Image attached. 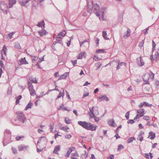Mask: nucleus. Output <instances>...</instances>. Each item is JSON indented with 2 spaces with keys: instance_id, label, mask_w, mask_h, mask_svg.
<instances>
[{
  "instance_id": "obj_1",
  "label": "nucleus",
  "mask_w": 159,
  "mask_h": 159,
  "mask_svg": "<svg viewBox=\"0 0 159 159\" xmlns=\"http://www.w3.org/2000/svg\"><path fill=\"white\" fill-rule=\"evenodd\" d=\"M8 6L4 2H1L0 4V12H3L7 14V13Z\"/></svg>"
},
{
  "instance_id": "obj_2",
  "label": "nucleus",
  "mask_w": 159,
  "mask_h": 159,
  "mask_svg": "<svg viewBox=\"0 0 159 159\" xmlns=\"http://www.w3.org/2000/svg\"><path fill=\"white\" fill-rule=\"evenodd\" d=\"M93 12L96 14L97 16L99 17V19L101 20L100 7L97 3L94 4V10Z\"/></svg>"
},
{
  "instance_id": "obj_3",
  "label": "nucleus",
  "mask_w": 159,
  "mask_h": 159,
  "mask_svg": "<svg viewBox=\"0 0 159 159\" xmlns=\"http://www.w3.org/2000/svg\"><path fill=\"white\" fill-rule=\"evenodd\" d=\"M17 118L18 120L15 119V120H18L23 123H24L25 120L26 119L25 115L22 112L17 113Z\"/></svg>"
},
{
  "instance_id": "obj_4",
  "label": "nucleus",
  "mask_w": 159,
  "mask_h": 159,
  "mask_svg": "<svg viewBox=\"0 0 159 159\" xmlns=\"http://www.w3.org/2000/svg\"><path fill=\"white\" fill-rule=\"evenodd\" d=\"M94 7L92 0H88L87 1V10L89 12L91 13L92 12V9Z\"/></svg>"
},
{
  "instance_id": "obj_5",
  "label": "nucleus",
  "mask_w": 159,
  "mask_h": 159,
  "mask_svg": "<svg viewBox=\"0 0 159 159\" xmlns=\"http://www.w3.org/2000/svg\"><path fill=\"white\" fill-rule=\"evenodd\" d=\"M136 61L137 64L139 66H142L144 65V63L141 57L138 58Z\"/></svg>"
},
{
  "instance_id": "obj_6",
  "label": "nucleus",
  "mask_w": 159,
  "mask_h": 159,
  "mask_svg": "<svg viewBox=\"0 0 159 159\" xmlns=\"http://www.w3.org/2000/svg\"><path fill=\"white\" fill-rule=\"evenodd\" d=\"M86 129L88 130H90L91 131L95 130L96 129V127L94 126L93 125L89 123H88L87 127Z\"/></svg>"
},
{
  "instance_id": "obj_7",
  "label": "nucleus",
  "mask_w": 159,
  "mask_h": 159,
  "mask_svg": "<svg viewBox=\"0 0 159 159\" xmlns=\"http://www.w3.org/2000/svg\"><path fill=\"white\" fill-rule=\"evenodd\" d=\"M143 81L144 82H145V84H148L149 82L148 80L149 79V75L147 74H145L142 77Z\"/></svg>"
},
{
  "instance_id": "obj_8",
  "label": "nucleus",
  "mask_w": 159,
  "mask_h": 159,
  "mask_svg": "<svg viewBox=\"0 0 159 159\" xmlns=\"http://www.w3.org/2000/svg\"><path fill=\"white\" fill-rule=\"evenodd\" d=\"M78 123L80 125L82 126L85 129H86L88 124V123L86 122L79 121L78 122Z\"/></svg>"
},
{
  "instance_id": "obj_9",
  "label": "nucleus",
  "mask_w": 159,
  "mask_h": 159,
  "mask_svg": "<svg viewBox=\"0 0 159 159\" xmlns=\"http://www.w3.org/2000/svg\"><path fill=\"white\" fill-rule=\"evenodd\" d=\"M66 34V32L65 30L60 32L59 34L57 35V39H61L63 36H65Z\"/></svg>"
},
{
  "instance_id": "obj_10",
  "label": "nucleus",
  "mask_w": 159,
  "mask_h": 159,
  "mask_svg": "<svg viewBox=\"0 0 159 159\" xmlns=\"http://www.w3.org/2000/svg\"><path fill=\"white\" fill-rule=\"evenodd\" d=\"M18 64L20 65L25 64H28V63L26 61L25 58L24 57L23 58H21L19 61Z\"/></svg>"
},
{
  "instance_id": "obj_11",
  "label": "nucleus",
  "mask_w": 159,
  "mask_h": 159,
  "mask_svg": "<svg viewBox=\"0 0 159 159\" xmlns=\"http://www.w3.org/2000/svg\"><path fill=\"white\" fill-rule=\"evenodd\" d=\"M7 49V48L4 45L3 46L2 49L1 51V54L2 55V60H5V58L3 56V53L4 54L5 56L6 55V50Z\"/></svg>"
},
{
  "instance_id": "obj_12",
  "label": "nucleus",
  "mask_w": 159,
  "mask_h": 159,
  "mask_svg": "<svg viewBox=\"0 0 159 159\" xmlns=\"http://www.w3.org/2000/svg\"><path fill=\"white\" fill-rule=\"evenodd\" d=\"M30 0H20V2L22 6H25L27 7L28 5V3Z\"/></svg>"
},
{
  "instance_id": "obj_13",
  "label": "nucleus",
  "mask_w": 159,
  "mask_h": 159,
  "mask_svg": "<svg viewBox=\"0 0 159 159\" xmlns=\"http://www.w3.org/2000/svg\"><path fill=\"white\" fill-rule=\"evenodd\" d=\"M98 99L100 101H101L103 100H106L107 102L109 101L108 98L105 95L98 97Z\"/></svg>"
},
{
  "instance_id": "obj_14",
  "label": "nucleus",
  "mask_w": 159,
  "mask_h": 159,
  "mask_svg": "<svg viewBox=\"0 0 159 159\" xmlns=\"http://www.w3.org/2000/svg\"><path fill=\"white\" fill-rule=\"evenodd\" d=\"M131 31L128 28L126 33H125L124 35V38L125 39L127 38L130 35Z\"/></svg>"
},
{
  "instance_id": "obj_15",
  "label": "nucleus",
  "mask_w": 159,
  "mask_h": 159,
  "mask_svg": "<svg viewBox=\"0 0 159 159\" xmlns=\"http://www.w3.org/2000/svg\"><path fill=\"white\" fill-rule=\"evenodd\" d=\"M126 63L125 62H119L117 67L116 70H118L121 67L126 66Z\"/></svg>"
},
{
  "instance_id": "obj_16",
  "label": "nucleus",
  "mask_w": 159,
  "mask_h": 159,
  "mask_svg": "<svg viewBox=\"0 0 159 159\" xmlns=\"http://www.w3.org/2000/svg\"><path fill=\"white\" fill-rule=\"evenodd\" d=\"M69 72H65L64 74L61 75L58 79V80H60L61 79H65L67 77V76L69 75Z\"/></svg>"
},
{
  "instance_id": "obj_17",
  "label": "nucleus",
  "mask_w": 159,
  "mask_h": 159,
  "mask_svg": "<svg viewBox=\"0 0 159 159\" xmlns=\"http://www.w3.org/2000/svg\"><path fill=\"white\" fill-rule=\"evenodd\" d=\"M60 149V146L58 145L56 146L54 148L53 153L55 154H58L57 152Z\"/></svg>"
},
{
  "instance_id": "obj_18",
  "label": "nucleus",
  "mask_w": 159,
  "mask_h": 159,
  "mask_svg": "<svg viewBox=\"0 0 159 159\" xmlns=\"http://www.w3.org/2000/svg\"><path fill=\"white\" fill-rule=\"evenodd\" d=\"M86 53L85 52H81L79 55L77 59H82L83 57H86Z\"/></svg>"
},
{
  "instance_id": "obj_19",
  "label": "nucleus",
  "mask_w": 159,
  "mask_h": 159,
  "mask_svg": "<svg viewBox=\"0 0 159 159\" xmlns=\"http://www.w3.org/2000/svg\"><path fill=\"white\" fill-rule=\"evenodd\" d=\"M9 3V8H11L12 5L15 4L16 2V0H8Z\"/></svg>"
},
{
  "instance_id": "obj_20",
  "label": "nucleus",
  "mask_w": 159,
  "mask_h": 159,
  "mask_svg": "<svg viewBox=\"0 0 159 159\" xmlns=\"http://www.w3.org/2000/svg\"><path fill=\"white\" fill-rule=\"evenodd\" d=\"M53 90H48L44 94L43 92L41 93L40 94L39 96H37L36 98H40L43 97V95H45L47 94H48L50 91H52Z\"/></svg>"
},
{
  "instance_id": "obj_21",
  "label": "nucleus",
  "mask_w": 159,
  "mask_h": 159,
  "mask_svg": "<svg viewBox=\"0 0 159 159\" xmlns=\"http://www.w3.org/2000/svg\"><path fill=\"white\" fill-rule=\"evenodd\" d=\"M27 147L25 146L24 145H20L18 147V150L20 151L22 150H24L26 149Z\"/></svg>"
},
{
  "instance_id": "obj_22",
  "label": "nucleus",
  "mask_w": 159,
  "mask_h": 159,
  "mask_svg": "<svg viewBox=\"0 0 159 159\" xmlns=\"http://www.w3.org/2000/svg\"><path fill=\"white\" fill-rule=\"evenodd\" d=\"M73 149H74V147H72V148H70L67 152L66 153L65 156L66 157H68L69 156L70 154L72 152Z\"/></svg>"
},
{
  "instance_id": "obj_23",
  "label": "nucleus",
  "mask_w": 159,
  "mask_h": 159,
  "mask_svg": "<svg viewBox=\"0 0 159 159\" xmlns=\"http://www.w3.org/2000/svg\"><path fill=\"white\" fill-rule=\"evenodd\" d=\"M150 136H152V137L150 138V139L152 140L155 137V134L152 131H151L149 133V135L148 138H149Z\"/></svg>"
},
{
  "instance_id": "obj_24",
  "label": "nucleus",
  "mask_w": 159,
  "mask_h": 159,
  "mask_svg": "<svg viewBox=\"0 0 159 159\" xmlns=\"http://www.w3.org/2000/svg\"><path fill=\"white\" fill-rule=\"evenodd\" d=\"M45 24L43 20L41 22L39 23L36 25L39 27H41L42 29L43 28L42 26H43V28H44Z\"/></svg>"
},
{
  "instance_id": "obj_25",
  "label": "nucleus",
  "mask_w": 159,
  "mask_h": 159,
  "mask_svg": "<svg viewBox=\"0 0 159 159\" xmlns=\"http://www.w3.org/2000/svg\"><path fill=\"white\" fill-rule=\"evenodd\" d=\"M44 141L45 143L47 142V139L45 137H41L37 142V144L39 143L40 141Z\"/></svg>"
},
{
  "instance_id": "obj_26",
  "label": "nucleus",
  "mask_w": 159,
  "mask_h": 159,
  "mask_svg": "<svg viewBox=\"0 0 159 159\" xmlns=\"http://www.w3.org/2000/svg\"><path fill=\"white\" fill-rule=\"evenodd\" d=\"M144 109H141V110L139 111V110L137 111V112L138 113H139V116L142 117L143 116V115H144L145 113H144Z\"/></svg>"
},
{
  "instance_id": "obj_27",
  "label": "nucleus",
  "mask_w": 159,
  "mask_h": 159,
  "mask_svg": "<svg viewBox=\"0 0 159 159\" xmlns=\"http://www.w3.org/2000/svg\"><path fill=\"white\" fill-rule=\"evenodd\" d=\"M106 9V7H103L102 8V11H101V15L102 16V20H104L103 16H104V15L105 13L104 11H105V10Z\"/></svg>"
},
{
  "instance_id": "obj_28",
  "label": "nucleus",
  "mask_w": 159,
  "mask_h": 159,
  "mask_svg": "<svg viewBox=\"0 0 159 159\" xmlns=\"http://www.w3.org/2000/svg\"><path fill=\"white\" fill-rule=\"evenodd\" d=\"M86 151H84V153L82 154L81 155L80 157L81 159H86L88 155L86 154Z\"/></svg>"
},
{
  "instance_id": "obj_29",
  "label": "nucleus",
  "mask_w": 159,
  "mask_h": 159,
  "mask_svg": "<svg viewBox=\"0 0 159 159\" xmlns=\"http://www.w3.org/2000/svg\"><path fill=\"white\" fill-rule=\"evenodd\" d=\"M33 105V104L31 102H29V103L27 104V105L26 106V107H25V110H27L28 109L31 108L32 105Z\"/></svg>"
},
{
  "instance_id": "obj_30",
  "label": "nucleus",
  "mask_w": 159,
  "mask_h": 159,
  "mask_svg": "<svg viewBox=\"0 0 159 159\" xmlns=\"http://www.w3.org/2000/svg\"><path fill=\"white\" fill-rule=\"evenodd\" d=\"M22 98V96L19 95L16 98V104H17L19 102V100Z\"/></svg>"
},
{
  "instance_id": "obj_31",
  "label": "nucleus",
  "mask_w": 159,
  "mask_h": 159,
  "mask_svg": "<svg viewBox=\"0 0 159 159\" xmlns=\"http://www.w3.org/2000/svg\"><path fill=\"white\" fill-rule=\"evenodd\" d=\"M154 57L155 58L156 61L158 60L159 58V53L157 52H156L155 54L154 55Z\"/></svg>"
},
{
  "instance_id": "obj_32",
  "label": "nucleus",
  "mask_w": 159,
  "mask_h": 159,
  "mask_svg": "<svg viewBox=\"0 0 159 159\" xmlns=\"http://www.w3.org/2000/svg\"><path fill=\"white\" fill-rule=\"evenodd\" d=\"M28 89H34L33 85L31 83L28 82Z\"/></svg>"
},
{
  "instance_id": "obj_33",
  "label": "nucleus",
  "mask_w": 159,
  "mask_h": 159,
  "mask_svg": "<svg viewBox=\"0 0 159 159\" xmlns=\"http://www.w3.org/2000/svg\"><path fill=\"white\" fill-rule=\"evenodd\" d=\"M102 36L105 39H109V38L107 37V34L106 31H103Z\"/></svg>"
},
{
  "instance_id": "obj_34",
  "label": "nucleus",
  "mask_w": 159,
  "mask_h": 159,
  "mask_svg": "<svg viewBox=\"0 0 159 159\" xmlns=\"http://www.w3.org/2000/svg\"><path fill=\"white\" fill-rule=\"evenodd\" d=\"M64 90H63L62 92L60 91L59 95L57 96V99H58L61 96H62V97H63L64 95Z\"/></svg>"
},
{
  "instance_id": "obj_35",
  "label": "nucleus",
  "mask_w": 159,
  "mask_h": 159,
  "mask_svg": "<svg viewBox=\"0 0 159 159\" xmlns=\"http://www.w3.org/2000/svg\"><path fill=\"white\" fill-rule=\"evenodd\" d=\"M69 129V128L67 126H62L60 128L61 129L66 131V132H68V131H67V130Z\"/></svg>"
},
{
  "instance_id": "obj_36",
  "label": "nucleus",
  "mask_w": 159,
  "mask_h": 159,
  "mask_svg": "<svg viewBox=\"0 0 159 159\" xmlns=\"http://www.w3.org/2000/svg\"><path fill=\"white\" fill-rule=\"evenodd\" d=\"M135 139L134 137H131L127 141L128 143H130L133 142L134 140H135Z\"/></svg>"
},
{
  "instance_id": "obj_37",
  "label": "nucleus",
  "mask_w": 159,
  "mask_h": 159,
  "mask_svg": "<svg viewBox=\"0 0 159 159\" xmlns=\"http://www.w3.org/2000/svg\"><path fill=\"white\" fill-rule=\"evenodd\" d=\"M104 49H99L98 50H97L96 51V52L97 53H103L104 52H105Z\"/></svg>"
},
{
  "instance_id": "obj_38",
  "label": "nucleus",
  "mask_w": 159,
  "mask_h": 159,
  "mask_svg": "<svg viewBox=\"0 0 159 159\" xmlns=\"http://www.w3.org/2000/svg\"><path fill=\"white\" fill-rule=\"evenodd\" d=\"M15 48H18L19 49H21V48L20 46V44L18 43H15Z\"/></svg>"
},
{
  "instance_id": "obj_39",
  "label": "nucleus",
  "mask_w": 159,
  "mask_h": 159,
  "mask_svg": "<svg viewBox=\"0 0 159 159\" xmlns=\"http://www.w3.org/2000/svg\"><path fill=\"white\" fill-rule=\"evenodd\" d=\"M124 147L121 144H119L118 145V148H117V151H120L121 149H123Z\"/></svg>"
},
{
  "instance_id": "obj_40",
  "label": "nucleus",
  "mask_w": 159,
  "mask_h": 159,
  "mask_svg": "<svg viewBox=\"0 0 159 159\" xmlns=\"http://www.w3.org/2000/svg\"><path fill=\"white\" fill-rule=\"evenodd\" d=\"M94 107H93L92 108H89V109L90 111V113H91L90 114H93V116L94 117H95V115L93 113V108Z\"/></svg>"
},
{
  "instance_id": "obj_41",
  "label": "nucleus",
  "mask_w": 159,
  "mask_h": 159,
  "mask_svg": "<svg viewBox=\"0 0 159 159\" xmlns=\"http://www.w3.org/2000/svg\"><path fill=\"white\" fill-rule=\"evenodd\" d=\"M30 94L31 95L34 96L35 95V90H30Z\"/></svg>"
},
{
  "instance_id": "obj_42",
  "label": "nucleus",
  "mask_w": 159,
  "mask_h": 159,
  "mask_svg": "<svg viewBox=\"0 0 159 159\" xmlns=\"http://www.w3.org/2000/svg\"><path fill=\"white\" fill-rule=\"evenodd\" d=\"M57 39V37L56 38V43H59L61 45H62V40L61 39Z\"/></svg>"
},
{
  "instance_id": "obj_43",
  "label": "nucleus",
  "mask_w": 159,
  "mask_h": 159,
  "mask_svg": "<svg viewBox=\"0 0 159 159\" xmlns=\"http://www.w3.org/2000/svg\"><path fill=\"white\" fill-rule=\"evenodd\" d=\"M54 125V123H51L49 125V127H50V129H51V131H52L53 129Z\"/></svg>"
},
{
  "instance_id": "obj_44",
  "label": "nucleus",
  "mask_w": 159,
  "mask_h": 159,
  "mask_svg": "<svg viewBox=\"0 0 159 159\" xmlns=\"http://www.w3.org/2000/svg\"><path fill=\"white\" fill-rule=\"evenodd\" d=\"M152 51H154L155 50V48L156 47V44L154 42V41L153 40L152 41Z\"/></svg>"
},
{
  "instance_id": "obj_45",
  "label": "nucleus",
  "mask_w": 159,
  "mask_h": 159,
  "mask_svg": "<svg viewBox=\"0 0 159 159\" xmlns=\"http://www.w3.org/2000/svg\"><path fill=\"white\" fill-rule=\"evenodd\" d=\"M86 42L87 43L88 45H89V42L88 41V40H84L81 43L80 42V46H81L82 44H84V43H85Z\"/></svg>"
},
{
  "instance_id": "obj_46",
  "label": "nucleus",
  "mask_w": 159,
  "mask_h": 159,
  "mask_svg": "<svg viewBox=\"0 0 159 159\" xmlns=\"http://www.w3.org/2000/svg\"><path fill=\"white\" fill-rule=\"evenodd\" d=\"M30 80H31V81L33 83H37V80H36L35 78H30Z\"/></svg>"
},
{
  "instance_id": "obj_47",
  "label": "nucleus",
  "mask_w": 159,
  "mask_h": 159,
  "mask_svg": "<svg viewBox=\"0 0 159 159\" xmlns=\"http://www.w3.org/2000/svg\"><path fill=\"white\" fill-rule=\"evenodd\" d=\"M148 75H149V76L150 78H151L152 79L154 77V74L151 71Z\"/></svg>"
},
{
  "instance_id": "obj_48",
  "label": "nucleus",
  "mask_w": 159,
  "mask_h": 159,
  "mask_svg": "<svg viewBox=\"0 0 159 159\" xmlns=\"http://www.w3.org/2000/svg\"><path fill=\"white\" fill-rule=\"evenodd\" d=\"M100 64V62H98L95 64V66L97 67V69H96L97 70H98L99 68L100 67L101 64L99 65Z\"/></svg>"
},
{
  "instance_id": "obj_49",
  "label": "nucleus",
  "mask_w": 159,
  "mask_h": 159,
  "mask_svg": "<svg viewBox=\"0 0 159 159\" xmlns=\"http://www.w3.org/2000/svg\"><path fill=\"white\" fill-rule=\"evenodd\" d=\"M129 111H128L127 112V113L125 114V117L126 118L127 120H128L129 118Z\"/></svg>"
},
{
  "instance_id": "obj_50",
  "label": "nucleus",
  "mask_w": 159,
  "mask_h": 159,
  "mask_svg": "<svg viewBox=\"0 0 159 159\" xmlns=\"http://www.w3.org/2000/svg\"><path fill=\"white\" fill-rule=\"evenodd\" d=\"M32 5L34 7H36L38 5V3L36 1H33L32 2Z\"/></svg>"
},
{
  "instance_id": "obj_51",
  "label": "nucleus",
  "mask_w": 159,
  "mask_h": 159,
  "mask_svg": "<svg viewBox=\"0 0 159 159\" xmlns=\"http://www.w3.org/2000/svg\"><path fill=\"white\" fill-rule=\"evenodd\" d=\"M89 92H84V94H83V95L82 98H84L87 97V96H88L89 95Z\"/></svg>"
},
{
  "instance_id": "obj_52",
  "label": "nucleus",
  "mask_w": 159,
  "mask_h": 159,
  "mask_svg": "<svg viewBox=\"0 0 159 159\" xmlns=\"http://www.w3.org/2000/svg\"><path fill=\"white\" fill-rule=\"evenodd\" d=\"M144 104L147 107H151L152 106V105L151 104H149L148 103L146 102H143Z\"/></svg>"
},
{
  "instance_id": "obj_53",
  "label": "nucleus",
  "mask_w": 159,
  "mask_h": 159,
  "mask_svg": "<svg viewBox=\"0 0 159 159\" xmlns=\"http://www.w3.org/2000/svg\"><path fill=\"white\" fill-rule=\"evenodd\" d=\"M93 117L94 118V120L97 122H98L100 119V118L96 117L95 116V117L93 116Z\"/></svg>"
},
{
  "instance_id": "obj_54",
  "label": "nucleus",
  "mask_w": 159,
  "mask_h": 159,
  "mask_svg": "<svg viewBox=\"0 0 159 159\" xmlns=\"http://www.w3.org/2000/svg\"><path fill=\"white\" fill-rule=\"evenodd\" d=\"M70 120L69 118H65V122L67 124H69L70 123Z\"/></svg>"
},
{
  "instance_id": "obj_55",
  "label": "nucleus",
  "mask_w": 159,
  "mask_h": 159,
  "mask_svg": "<svg viewBox=\"0 0 159 159\" xmlns=\"http://www.w3.org/2000/svg\"><path fill=\"white\" fill-rule=\"evenodd\" d=\"M127 123L128 124H133L134 123V121L133 120H132V119L129 120L128 121Z\"/></svg>"
},
{
  "instance_id": "obj_56",
  "label": "nucleus",
  "mask_w": 159,
  "mask_h": 159,
  "mask_svg": "<svg viewBox=\"0 0 159 159\" xmlns=\"http://www.w3.org/2000/svg\"><path fill=\"white\" fill-rule=\"evenodd\" d=\"M39 33L40 34V36H42L44 35L45 34L46 31H42L39 32Z\"/></svg>"
},
{
  "instance_id": "obj_57",
  "label": "nucleus",
  "mask_w": 159,
  "mask_h": 159,
  "mask_svg": "<svg viewBox=\"0 0 159 159\" xmlns=\"http://www.w3.org/2000/svg\"><path fill=\"white\" fill-rule=\"evenodd\" d=\"M71 61L72 62L73 66H75V64L77 63V60H75L74 61Z\"/></svg>"
},
{
  "instance_id": "obj_58",
  "label": "nucleus",
  "mask_w": 159,
  "mask_h": 159,
  "mask_svg": "<svg viewBox=\"0 0 159 159\" xmlns=\"http://www.w3.org/2000/svg\"><path fill=\"white\" fill-rule=\"evenodd\" d=\"M12 150V151L15 154L16 153H17L16 150V149L14 148H11Z\"/></svg>"
},
{
  "instance_id": "obj_59",
  "label": "nucleus",
  "mask_w": 159,
  "mask_h": 159,
  "mask_svg": "<svg viewBox=\"0 0 159 159\" xmlns=\"http://www.w3.org/2000/svg\"><path fill=\"white\" fill-rule=\"evenodd\" d=\"M95 41L96 43V44H97V46H98V44H99V39H98V38H95Z\"/></svg>"
},
{
  "instance_id": "obj_60",
  "label": "nucleus",
  "mask_w": 159,
  "mask_h": 159,
  "mask_svg": "<svg viewBox=\"0 0 159 159\" xmlns=\"http://www.w3.org/2000/svg\"><path fill=\"white\" fill-rule=\"evenodd\" d=\"M111 124H109V125H110L114 127V124H115V122L114 120L113 119L112 120V121L111 122Z\"/></svg>"
},
{
  "instance_id": "obj_61",
  "label": "nucleus",
  "mask_w": 159,
  "mask_h": 159,
  "mask_svg": "<svg viewBox=\"0 0 159 159\" xmlns=\"http://www.w3.org/2000/svg\"><path fill=\"white\" fill-rule=\"evenodd\" d=\"M71 135L70 134H69L68 135H65V138L66 139H69L71 138Z\"/></svg>"
},
{
  "instance_id": "obj_62",
  "label": "nucleus",
  "mask_w": 159,
  "mask_h": 159,
  "mask_svg": "<svg viewBox=\"0 0 159 159\" xmlns=\"http://www.w3.org/2000/svg\"><path fill=\"white\" fill-rule=\"evenodd\" d=\"M73 156L74 157H79V155L77 152H76L75 153H72Z\"/></svg>"
},
{
  "instance_id": "obj_63",
  "label": "nucleus",
  "mask_w": 159,
  "mask_h": 159,
  "mask_svg": "<svg viewBox=\"0 0 159 159\" xmlns=\"http://www.w3.org/2000/svg\"><path fill=\"white\" fill-rule=\"evenodd\" d=\"M23 137H22L21 136H17L16 137V140H19Z\"/></svg>"
},
{
  "instance_id": "obj_64",
  "label": "nucleus",
  "mask_w": 159,
  "mask_h": 159,
  "mask_svg": "<svg viewBox=\"0 0 159 159\" xmlns=\"http://www.w3.org/2000/svg\"><path fill=\"white\" fill-rule=\"evenodd\" d=\"M149 118V116H144L143 117L144 119L145 120H149L148 119Z\"/></svg>"
}]
</instances>
